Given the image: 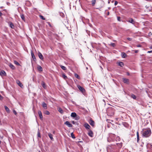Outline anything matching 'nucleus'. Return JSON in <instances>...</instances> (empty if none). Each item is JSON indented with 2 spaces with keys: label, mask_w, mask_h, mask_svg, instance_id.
I'll list each match as a JSON object with an SVG mask.
<instances>
[{
  "label": "nucleus",
  "mask_w": 152,
  "mask_h": 152,
  "mask_svg": "<svg viewBox=\"0 0 152 152\" xmlns=\"http://www.w3.org/2000/svg\"><path fill=\"white\" fill-rule=\"evenodd\" d=\"M47 23H48V25L51 28H52V26L51 25L50 23L49 22H48Z\"/></svg>",
  "instance_id": "79ce46f5"
},
{
  "label": "nucleus",
  "mask_w": 152,
  "mask_h": 152,
  "mask_svg": "<svg viewBox=\"0 0 152 152\" xmlns=\"http://www.w3.org/2000/svg\"><path fill=\"white\" fill-rule=\"evenodd\" d=\"M151 133L150 129H145L141 132L142 136L143 137L147 138L149 137Z\"/></svg>",
  "instance_id": "f257e3e1"
},
{
  "label": "nucleus",
  "mask_w": 152,
  "mask_h": 152,
  "mask_svg": "<svg viewBox=\"0 0 152 152\" xmlns=\"http://www.w3.org/2000/svg\"><path fill=\"white\" fill-rule=\"evenodd\" d=\"M7 4L8 5H9L10 4V3L8 2H7Z\"/></svg>",
  "instance_id": "4d7b16f0"
},
{
  "label": "nucleus",
  "mask_w": 152,
  "mask_h": 152,
  "mask_svg": "<svg viewBox=\"0 0 152 152\" xmlns=\"http://www.w3.org/2000/svg\"><path fill=\"white\" fill-rule=\"evenodd\" d=\"M44 113L47 115H49L50 114V113L49 112L48 110H46L44 112Z\"/></svg>",
  "instance_id": "2f4dec72"
},
{
  "label": "nucleus",
  "mask_w": 152,
  "mask_h": 152,
  "mask_svg": "<svg viewBox=\"0 0 152 152\" xmlns=\"http://www.w3.org/2000/svg\"><path fill=\"white\" fill-rule=\"evenodd\" d=\"M117 139H118V140H119L120 139V138H119V137H118V138Z\"/></svg>",
  "instance_id": "0e129e2a"
},
{
  "label": "nucleus",
  "mask_w": 152,
  "mask_h": 152,
  "mask_svg": "<svg viewBox=\"0 0 152 152\" xmlns=\"http://www.w3.org/2000/svg\"><path fill=\"white\" fill-rule=\"evenodd\" d=\"M3 15V14L0 11V16H1Z\"/></svg>",
  "instance_id": "603ef678"
},
{
  "label": "nucleus",
  "mask_w": 152,
  "mask_h": 152,
  "mask_svg": "<svg viewBox=\"0 0 152 152\" xmlns=\"http://www.w3.org/2000/svg\"><path fill=\"white\" fill-rule=\"evenodd\" d=\"M0 75L1 77H4L6 75V73L3 70H1L0 71Z\"/></svg>",
  "instance_id": "423d86ee"
},
{
  "label": "nucleus",
  "mask_w": 152,
  "mask_h": 152,
  "mask_svg": "<svg viewBox=\"0 0 152 152\" xmlns=\"http://www.w3.org/2000/svg\"><path fill=\"white\" fill-rule=\"evenodd\" d=\"M121 55L123 58H125L127 56V55L124 52L122 53H121Z\"/></svg>",
  "instance_id": "6ab92c4d"
},
{
  "label": "nucleus",
  "mask_w": 152,
  "mask_h": 152,
  "mask_svg": "<svg viewBox=\"0 0 152 152\" xmlns=\"http://www.w3.org/2000/svg\"><path fill=\"white\" fill-rule=\"evenodd\" d=\"M9 23L10 27L12 28H14L15 26L13 23L11 22H10Z\"/></svg>",
  "instance_id": "4be33fe9"
},
{
  "label": "nucleus",
  "mask_w": 152,
  "mask_h": 152,
  "mask_svg": "<svg viewBox=\"0 0 152 152\" xmlns=\"http://www.w3.org/2000/svg\"><path fill=\"white\" fill-rule=\"evenodd\" d=\"M20 16H21V18L22 19V20H23L25 21V17H24V15H23V14L21 15Z\"/></svg>",
  "instance_id": "f704fd0d"
},
{
  "label": "nucleus",
  "mask_w": 152,
  "mask_h": 152,
  "mask_svg": "<svg viewBox=\"0 0 152 152\" xmlns=\"http://www.w3.org/2000/svg\"><path fill=\"white\" fill-rule=\"evenodd\" d=\"M150 49H152V46H150Z\"/></svg>",
  "instance_id": "680f3d73"
},
{
  "label": "nucleus",
  "mask_w": 152,
  "mask_h": 152,
  "mask_svg": "<svg viewBox=\"0 0 152 152\" xmlns=\"http://www.w3.org/2000/svg\"><path fill=\"white\" fill-rule=\"evenodd\" d=\"M42 105L44 108L45 109H46L47 108V104L45 102H43L42 103Z\"/></svg>",
  "instance_id": "2eb2a0df"
},
{
  "label": "nucleus",
  "mask_w": 152,
  "mask_h": 152,
  "mask_svg": "<svg viewBox=\"0 0 152 152\" xmlns=\"http://www.w3.org/2000/svg\"><path fill=\"white\" fill-rule=\"evenodd\" d=\"M107 152H115V150L110 146L107 147Z\"/></svg>",
  "instance_id": "7ed1b4c3"
},
{
  "label": "nucleus",
  "mask_w": 152,
  "mask_h": 152,
  "mask_svg": "<svg viewBox=\"0 0 152 152\" xmlns=\"http://www.w3.org/2000/svg\"><path fill=\"white\" fill-rule=\"evenodd\" d=\"M109 110H111V108H110V109H108V112H108V114H109Z\"/></svg>",
  "instance_id": "13d9d810"
},
{
  "label": "nucleus",
  "mask_w": 152,
  "mask_h": 152,
  "mask_svg": "<svg viewBox=\"0 0 152 152\" xmlns=\"http://www.w3.org/2000/svg\"><path fill=\"white\" fill-rule=\"evenodd\" d=\"M110 45L113 47H114L115 46V44L113 43H111L110 44Z\"/></svg>",
  "instance_id": "e433bc0d"
},
{
  "label": "nucleus",
  "mask_w": 152,
  "mask_h": 152,
  "mask_svg": "<svg viewBox=\"0 0 152 152\" xmlns=\"http://www.w3.org/2000/svg\"><path fill=\"white\" fill-rule=\"evenodd\" d=\"M79 89L83 93H84L85 91V90L81 86H77Z\"/></svg>",
  "instance_id": "6e6552de"
},
{
  "label": "nucleus",
  "mask_w": 152,
  "mask_h": 152,
  "mask_svg": "<svg viewBox=\"0 0 152 152\" xmlns=\"http://www.w3.org/2000/svg\"><path fill=\"white\" fill-rule=\"evenodd\" d=\"M77 116L76 113L75 112L72 113L71 115V116L73 118H75Z\"/></svg>",
  "instance_id": "a211bd4d"
},
{
  "label": "nucleus",
  "mask_w": 152,
  "mask_h": 152,
  "mask_svg": "<svg viewBox=\"0 0 152 152\" xmlns=\"http://www.w3.org/2000/svg\"><path fill=\"white\" fill-rule=\"evenodd\" d=\"M113 115H114L113 111V110H112V113H111V114H110V115L112 116Z\"/></svg>",
  "instance_id": "a18cd8bd"
},
{
  "label": "nucleus",
  "mask_w": 152,
  "mask_h": 152,
  "mask_svg": "<svg viewBox=\"0 0 152 152\" xmlns=\"http://www.w3.org/2000/svg\"><path fill=\"white\" fill-rule=\"evenodd\" d=\"M3 97L0 94V100H2L3 99Z\"/></svg>",
  "instance_id": "c03bdc74"
},
{
  "label": "nucleus",
  "mask_w": 152,
  "mask_h": 152,
  "mask_svg": "<svg viewBox=\"0 0 152 152\" xmlns=\"http://www.w3.org/2000/svg\"><path fill=\"white\" fill-rule=\"evenodd\" d=\"M151 52H152V50L149 51H148L147 52L148 53H151Z\"/></svg>",
  "instance_id": "864d4df0"
},
{
  "label": "nucleus",
  "mask_w": 152,
  "mask_h": 152,
  "mask_svg": "<svg viewBox=\"0 0 152 152\" xmlns=\"http://www.w3.org/2000/svg\"><path fill=\"white\" fill-rule=\"evenodd\" d=\"M127 39L129 41H131V38L129 37L127 38Z\"/></svg>",
  "instance_id": "3c124183"
},
{
  "label": "nucleus",
  "mask_w": 152,
  "mask_h": 152,
  "mask_svg": "<svg viewBox=\"0 0 152 152\" xmlns=\"http://www.w3.org/2000/svg\"><path fill=\"white\" fill-rule=\"evenodd\" d=\"M131 96L132 98L134 99H135L137 98L136 96L133 94H131Z\"/></svg>",
  "instance_id": "bb28decb"
},
{
  "label": "nucleus",
  "mask_w": 152,
  "mask_h": 152,
  "mask_svg": "<svg viewBox=\"0 0 152 152\" xmlns=\"http://www.w3.org/2000/svg\"><path fill=\"white\" fill-rule=\"evenodd\" d=\"M73 102V103H74V102H73H73Z\"/></svg>",
  "instance_id": "774afa93"
},
{
  "label": "nucleus",
  "mask_w": 152,
  "mask_h": 152,
  "mask_svg": "<svg viewBox=\"0 0 152 152\" xmlns=\"http://www.w3.org/2000/svg\"><path fill=\"white\" fill-rule=\"evenodd\" d=\"M72 123L74 124H75V121H72Z\"/></svg>",
  "instance_id": "bf43d9fd"
},
{
  "label": "nucleus",
  "mask_w": 152,
  "mask_h": 152,
  "mask_svg": "<svg viewBox=\"0 0 152 152\" xmlns=\"http://www.w3.org/2000/svg\"><path fill=\"white\" fill-rule=\"evenodd\" d=\"M71 135L72 138H73V139L75 138V136H74V135L73 132L71 133Z\"/></svg>",
  "instance_id": "c9c22d12"
},
{
  "label": "nucleus",
  "mask_w": 152,
  "mask_h": 152,
  "mask_svg": "<svg viewBox=\"0 0 152 152\" xmlns=\"http://www.w3.org/2000/svg\"><path fill=\"white\" fill-rule=\"evenodd\" d=\"M127 75H129V73H127Z\"/></svg>",
  "instance_id": "e2e57ef3"
},
{
  "label": "nucleus",
  "mask_w": 152,
  "mask_h": 152,
  "mask_svg": "<svg viewBox=\"0 0 152 152\" xmlns=\"http://www.w3.org/2000/svg\"><path fill=\"white\" fill-rule=\"evenodd\" d=\"M75 77L78 79H80V78L79 75L76 73H75Z\"/></svg>",
  "instance_id": "7c9ffc66"
},
{
  "label": "nucleus",
  "mask_w": 152,
  "mask_h": 152,
  "mask_svg": "<svg viewBox=\"0 0 152 152\" xmlns=\"http://www.w3.org/2000/svg\"><path fill=\"white\" fill-rule=\"evenodd\" d=\"M107 15H109L110 14V12H107Z\"/></svg>",
  "instance_id": "052dcab7"
},
{
  "label": "nucleus",
  "mask_w": 152,
  "mask_h": 152,
  "mask_svg": "<svg viewBox=\"0 0 152 152\" xmlns=\"http://www.w3.org/2000/svg\"><path fill=\"white\" fill-rule=\"evenodd\" d=\"M9 66L13 70L15 69V67L11 63L10 64Z\"/></svg>",
  "instance_id": "412c9836"
},
{
  "label": "nucleus",
  "mask_w": 152,
  "mask_h": 152,
  "mask_svg": "<svg viewBox=\"0 0 152 152\" xmlns=\"http://www.w3.org/2000/svg\"><path fill=\"white\" fill-rule=\"evenodd\" d=\"M48 135L49 137L50 138V139L51 140H53V135L51 133H48Z\"/></svg>",
  "instance_id": "b1692460"
},
{
  "label": "nucleus",
  "mask_w": 152,
  "mask_h": 152,
  "mask_svg": "<svg viewBox=\"0 0 152 152\" xmlns=\"http://www.w3.org/2000/svg\"><path fill=\"white\" fill-rule=\"evenodd\" d=\"M14 63L15 64H16L18 66H20V64L17 61H14Z\"/></svg>",
  "instance_id": "473e14b6"
},
{
  "label": "nucleus",
  "mask_w": 152,
  "mask_h": 152,
  "mask_svg": "<svg viewBox=\"0 0 152 152\" xmlns=\"http://www.w3.org/2000/svg\"><path fill=\"white\" fill-rule=\"evenodd\" d=\"M92 2V5L93 6H94L95 5L96 2V0H92L91 1Z\"/></svg>",
  "instance_id": "c756f323"
},
{
  "label": "nucleus",
  "mask_w": 152,
  "mask_h": 152,
  "mask_svg": "<svg viewBox=\"0 0 152 152\" xmlns=\"http://www.w3.org/2000/svg\"><path fill=\"white\" fill-rule=\"evenodd\" d=\"M38 54L39 58L42 60H43L44 59V57L42 53L40 52H39L38 53Z\"/></svg>",
  "instance_id": "f8f14e48"
},
{
  "label": "nucleus",
  "mask_w": 152,
  "mask_h": 152,
  "mask_svg": "<svg viewBox=\"0 0 152 152\" xmlns=\"http://www.w3.org/2000/svg\"><path fill=\"white\" fill-rule=\"evenodd\" d=\"M4 107L6 110L7 111V112L9 113L10 112V110L6 106H4Z\"/></svg>",
  "instance_id": "cd10ccee"
},
{
  "label": "nucleus",
  "mask_w": 152,
  "mask_h": 152,
  "mask_svg": "<svg viewBox=\"0 0 152 152\" xmlns=\"http://www.w3.org/2000/svg\"><path fill=\"white\" fill-rule=\"evenodd\" d=\"M62 77L64 79H66L67 78V76L65 75L64 73L62 74Z\"/></svg>",
  "instance_id": "72a5a7b5"
},
{
  "label": "nucleus",
  "mask_w": 152,
  "mask_h": 152,
  "mask_svg": "<svg viewBox=\"0 0 152 152\" xmlns=\"http://www.w3.org/2000/svg\"><path fill=\"white\" fill-rule=\"evenodd\" d=\"M127 21L134 25L136 23V22L134 21V19L131 18H129L128 20H127Z\"/></svg>",
  "instance_id": "20e7f679"
},
{
  "label": "nucleus",
  "mask_w": 152,
  "mask_h": 152,
  "mask_svg": "<svg viewBox=\"0 0 152 152\" xmlns=\"http://www.w3.org/2000/svg\"><path fill=\"white\" fill-rule=\"evenodd\" d=\"M148 145L150 146V148H152V145H151V144H149Z\"/></svg>",
  "instance_id": "09e8293b"
},
{
  "label": "nucleus",
  "mask_w": 152,
  "mask_h": 152,
  "mask_svg": "<svg viewBox=\"0 0 152 152\" xmlns=\"http://www.w3.org/2000/svg\"><path fill=\"white\" fill-rule=\"evenodd\" d=\"M6 9H4V10H4V11H6Z\"/></svg>",
  "instance_id": "69168bd1"
},
{
  "label": "nucleus",
  "mask_w": 152,
  "mask_h": 152,
  "mask_svg": "<svg viewBox=\"0 0 152 152\" xmlns=\"http://www.w3.org/2000/svg\"><path fill=\"white\" fill-rule=\"evenodd\" d=\"M115 134L110 133L109 134V137L107 138V141L109 142L114 141L115 140Z\"/></svg>",
  "instance_id": "f03ea898"
},
{
  "label": "nucleus",
  "mask_w": 152,
  "mask_h": 152,
  "mask_svg": "<svg viewBox=\"0 0 152 152\" xmlns=\"http://www.w3.org/2000/svg\"><path fill=\"white\" fill-rule=\"evenodd\" d=\"M37 69L39 71H42V67L40 66H39L37 67Z\"/></svg>",
  "instance_id": "a878e982"
},
{
  "label": "nucleus",
  "mask_w": 152,
  "mask_h": 152,
  "mask_svg": "<svg viewBox=\"0 0 152 152\" xmlns=\"http://www.w3.org/2000/svg\"><path fill=\"white\" fill-rule=\"evenodd\" d=\"M118 3V2L117 1H115L114 4L116 6Z\"/></svg>",
  "instance_id": "49530a36"
},
{
  "label": "nucleus",
  "mask_w": 152,
  "mask_h": 152,
  "mask_svg": "<svg viewBox=\"0 0 152 152\" xmlns=\"http://www.w3.org/2000/svg\"><path fill=\"white\" fill-rule=\"evenodd\" d=\"M119 144L120 145V147H121L122 146V144L121 143L120 144Z\"/></svg>",
  "instance_id": "6e6d98bb"
},
{
  "label": "nucleus",
  "mask_w": 152,
  "mask_h": 152,
  "mask_svg": "<svg viewBox=\"0 0 152 152\" xmlns=\"http://www.w3.org/2000/svg\"><path fill=\"white\" fill-rule=\"evenodd\" d=\"M41 85L44 88L46 89V86L45 84L44 81H42V82Z\"/></svg>",
  "instance_id": "aec40b11"
},
{
  "label": "nucleus",
  "mask_w": 152,
  "mask_h": 152,
  "mask_svg": "<svg viewBox=\"0 0 152 152\" xmlns=\"http://www.w3.org/2000/svg\"><path fill=\"white\" fill-rule=\"evenodd\" d=\"M40 18L43 20H45V18L42 15H40Z\"/></svg>",
  "instance_id": "4c0bfd02"
},
{
  "label": "nucleus",
  "mask_w": 152,
  "mask_h": 152,
  "mask_svg": "<svg viewBox=\"0 0 152 152\" xmlns=\"http://www.w3.org/2000/svg\"><path fill=\"white\" fill-rule=\"evenodd\" d=\"M137 142H138L140 139H139V134L138 131H137Z\"/></svg>",
  "instance_id": "5701e85b"
},
{
  "label": "nucleus",
  "mask_w": 152,
  "mask_h": 152,
  "mask_svg": "<svg viewBox=\"0 0 152 152\" xmlns=\"http://www.w3.org/2000/svg\"><path fill=\"white\" fill-rule=\"evenodd\" d=\"M61 68L63 70H66V68L64 66L61 65H60Z\"/></svg>",
  "instance_id": "c85d7f7f"
},
{
  "label": "nucleus",
  "mask_w": 152,
  "mask_h": 152,
  "mask_svg": "<svg viewBox=\"0 0 152 152\" xmlns=\"http://www.w3.org/2000/svg\"><path fill=\"white\" fill-rule=\"evenodd\" d=\"M16 83L18 85L20 86L21 88H23V85L22 83L19 80H16Z\"/></svg>",
  "instance_id": "ddd939ff"
},
{
  "label": "nucleus",
  "mask_w": 152,
  "mask_h": 152,
  "mask_svg": "<svg viewBox=\"0 0 152 152\" xmlns=\"http://www.w3.org/2000/svg\"><path fill=\"white\" fill-rule=\"evenodd\" d=\"M84 126L86 129H90L91 127L90 125L87 123L85 124Z\"/></svg>",
  "instance_id": "4468645a"
},
{
  "label": "nucleus",
  "mask_w": 152,
  "mask_h": 152,
  "mask_svg": "<svg viewBox=\"0 0 152 152\" xmlns=\"http://www.w3.org/2000/svg\"><path fill=\"white\" fill-rule=\"evenodd\" d=\"M75 120H79L80 118L79 116H76V117H75Z\"/></svg>",
  "instance_id": "58836bf2"
},
{
  "label": "nucleus",
  "mask_w": 152,
  "mask_h": 152,
  "mask_svg": "<svg viewBox=\"0 0 152 152\" xmlns=\"http://www.w3.org/2000/svg\"><path fill=\"white\" fill-rule=\"evenodd\" d=\"M13 113L15 115H17V113L16 111L15 110H13Z\"/></svg>",
  "instance_id": "37998d69"
},
{
  "label": "nucleus",
  "mask_w": 152,
  "mask_h": 152,
  "mask_svg": "<svg viewBox=\"0 0 152 152\" xmlns=\"http://www.w3.org/2000/svg\"><path fill=\"white\" fill-rule=\"evenodd\" d=\"M88 135L91 137H93V133L91 130H90L88 132Z\"/></svg>",
  "instance_id": "dca6fc26"
},
{
  "label": "nucleus",
  "mask_w": 152,
  "mask_h": 152,
  "mask_svg": "<svg viewBox=\"0 0 152 152\" xmlns=\"http://www.w3.org/2000/svg\"><path fill=\"white\" fill-rule=\"evenodd\" d=\"M110 1H111V0H108V4H110Z\"/></svg>",
  "instance_id": "5fc2aeb1"
},
{
  "label": "nucleus",
  "mask_w": 152,
  "mask_h": 152,
  "mask_svg": "<svg viewBox=\"0 0 152 152\" xmlns=\"http://www.w3.org/2000/svg\"><path fill=\"white\" fill-rule=\"evenodd\" d=\"M137 47H142V45H138L137 46Z\"/></svg>",
  "instance_id": "de8ad7c7"
},
{
  "label": "nucleus",
  "mask_w": 152,
  "mask_h": 152,
  "mask_svg": "<svg viewBox=\"0 0 152 152\" xmlns=\"http://www.w3.org/2000/svg\"><path fill=\"white\" fill-rule=\"evenodd\" d=\"M89 124L92 126H94V122L92 119H90L88 121Z\"/></svg>",
  "instance_id": "9b49d317"
},
{
  "label": "nucleus",
  "mask_w": 152,
  "mask_h": 152,
  "mask_svg": "<svg viewBox=\"0 0 152 152\" xmlns=\"http://www.w3.org/2000/svg\"><path fill=\"white\" fill-rule=\"evenodd\" d=\"M31 56L32 58L33 59V60L34 61H36V57L34 55V53L33 51L31 50Z\"/></svg>",
  "instance_id": "0eeeda50"
},
{
  "label": "nucleus",
  "mask_w": 152,
  "mask_h": 152,
  "mask_svg": "<svg viewBox=\"0 0 152 152\" xmlns=\"http://www.w3.org/2000/svg\"><path fill=\"white\" fill-rule=\"evenodd\" d=\"M37 136L38 137H41V135L40 134V133L39 131L38 132V133H37Z\"/></svg>",
  "instance_id": "ea45409f"
},
{
  "label": "nucleus",
  "mask_w": 152,
  "mask_h": 152,
  "mask_svg": "<svg viewBox=\"0 0 152 152\" xmlns=\"http://www.w3.org/2000/svg\"><path fill=\"white\" fill-rule=\"evenodd\" d=\"M64 124L67 126L69 127H71L73 126L68 121L65 122L64 123Z\"/></svg>",
  "instance_id": "1a4fd4ad"
},
{
  "label": "nucleus",
  "mask_w": 152,
  "mask_h": 152,
  "mask_svg": "<svg viewBox=\"0 0 152 152\" xmlns=\"http://www.w3.org/2000/svg\"><path fill=\"white\" fill-rule=\"evenodd\" d=\"M58 110V111L61 114H63L64 113V111L61 108H59Z\"/></svg>",
  "instance_id": "393cba45"
},
{
  "label": "nucleus",
  "mask_w": 152,
  "mask_h": 152,
  "mask_svg": "<svg viewBox=\"0 0 152 152\" xmlns=\"http://www.w3.org/2000/svg\"><path fill=\"white\" fill-rule=\"evenodd\" d=\"M117 20L119 21H121V17L119 16L117 17Z\"/></svg>",
  "instance_id": "a19ab883"
},
{
  "label": "nucleus",
  "mask_w": 152,
  "mask_h": 152,
  "mask_svg": "<svg viewBox=\"0 0 152 152\" xmlns=\"http://www.w3.org/2000/svg\"><path fill=\"white\" fill-rule=\"evenodd\" d=\"M122 79L123 82L124 83L127 84H129V80L128 79L123 78Z\"/></svg>",
  "instance_id": "39448f33"
},
{
  "label": "nucleus",
  "mask_w": 152,
  "mask_h": 152,
  "mask_svg": "<svg viewBox=\"0 0 152 152\" xmlns=\"http://www.w3.org/2000/svg\"><path fill=\"white\" fill-rule=\"evenodd\" d=\"M113 1H112V2L113 3Z\"/></svg>",
  "instance_id": "338daca9"
},
{
  "label": "nucleus",
  "mask_w": 152,
  "mask_h": 152,
  "mask_svg": "<svg viewBox=\"0 0 152 152\" xmlns=\"http://www.w3.org/2000/svg\"><path fill=\"white\" fill-rule=\"evenodd\" d=\"M139 52L138 50H135L134 52L135 53H137Z\"/></svg>",
  "instance_id": "8fccbe9b"
},
{
  "label": "nucleus",
  "mask_w": 152,
  "mask_h": 152,
  "mask_svg": "<svg viewBox=\"0 0 152 152\" xmlns=\"http://www.w3.org/2000/svg\"><path fill=\"white\" fill-rule=\"evenodd\" d=\"M117 63L118 65L121 67H123L124 66V64L122 62L119 61L118 62H117Z\"/></svg>",
  "instance_id": "f3484780"
},
{
  "label": "nucleus",
  "mask_w": 152,
  "mask_h": 152,
  "mask_svg": "<svg viewBox=\"0 0 152 152\" xmlns=\"http://www.w3.org/2000/svg\"><path fill=\"white\" fill-rule=\"evenodd\" d=\"M38 112L39 115L40 119L41 120H42L43 119V116L41 112V111L39 110L38 111Z\"/></svg>",
  "instance_id": "9d476101"
}]
</instances>
